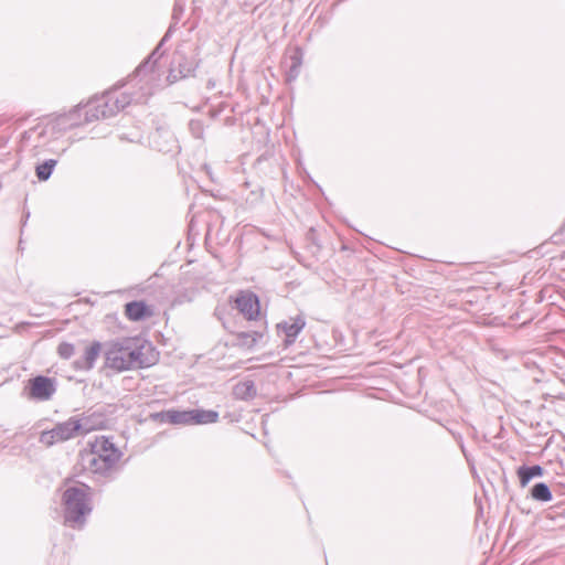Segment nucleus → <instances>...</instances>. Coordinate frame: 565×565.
<instances>
[{
  "mask_svg": "<svg viewBox=\"0 0 565 565\" xmlns=\"http://www.w3.org/2000/svg\"><path fill=\"white\" fill-rule=\"evenodd\" d=\"M170 33L171 30L169 29L148 58L136 68L125 90H108L83 105L84 121L89 124L94 120L107 119L114 117L131 104L147 102L154 89L160 86L161 72L159 60L163 55L161 47L169 39Z\"/></svg>",
  "mask_w": 565,
  "mask_h": 565,
  "instance_id": "f257e3e1",
  "label": "nucleus"
},
{
  "mask_svg": "<svg viewBox=\"0 0 565 565\" xmlns=\"http://www.w3.org/2000/svg\"><path fill=\"white\" fill-rule=\"evenodd\" d=\"M106 365L122 372L151 366L156 355L150 343L140 338H122L106 344Z\"/></svg>",
  "mask_w": 565,
  "mask_h": 565,
  "instance_id": "f03ea898",
  "label": "nucleus"
},
{
  "mask_svg": "<svg viewBox=\"0 0 565 565\" xmlns=\"http://www.w3.org/2000/svg\"><path fill=\"white\" fill-rule=\"evenodd\" d=\"M64 524L73 530H82L93 511L92 488L84 483L67 486L62 494Z\"/></svg>",
  "mask_w": 565,
  "mask_h": 565,
  "instance_id": "7ed1b4c3",
  "label": "nucleus"
},
{
  "mask_svg": "<svg viewBox=\"0 0 565 565\" xmlns=\"http://www.w3.org/2000/svg\"><path fill=\"white\" fill-rule=\"evenodd\" d=\"M122 452L105 436L90 443V451L83 458L85 467L95 476L111 480L118 472V461Z\"/></svg>",
  "mask_w": 565,
  "mask_h": 565,
  "instance_id": "20e7f679",
  "label": "nucleus"
},
{
  "mask_svg": "<svg viewBox=\"0 0 565 565\" xmlns=\"http://www.w3.org/2000/svg\"><path fill=\"white\" fill-rule=\"evenodd\" d=\"M92 429L87 417H71L65 422L57 423L52 429L42 431L39 440L50 447L86 434Z\"/></svg>",
  "mask_w": 565,
  "mask_h": 565,
  "instance_id": "39448f33",
  "label": "nucleus"
},
{
  "mask_svg": "<svg viewBox=\"0 0 565 565\" xmlns=\"http://www.w3.org/2000/svg\"><path fill=\"white\" fill-rule=\"evenodd\" d=\"M43 121L51 132V137L55 140L62 137L70 129L87 124L84 121L82 104L76 105L66 113L52 115Z\"/></svg>",
  "mask_w": 565,
  "mask_h": 565,
  "instance_id": "423d86ee",
  "label": "nucleus"
},
{
  "mask_svg": "<svg viewBox=\"0 0 565 565\" xmlns=\"http://www.w3.org/2000/svg\"><path fill=\"white\" fill-rule=\"evenodd\" d=\"M54 140L44 121H41L22 134L20 149L36 157L49 150L47 147Z\"/></svg>",
  "mask_w": 565,
  "mask_h": 565,
  "instance_id": "0eeeda50",
  "label": "nucleus"
},
{
  "mask_svg": "<svg viewBox=\"0 0 565 565\" xmlns=\"http://www.w3.org/2000/svg\"><path fill=\"white\" fill-rule=\"evenodd\" d=\"M26 396L31 401L47 402L57 391V380L45 375H36L28 381Z\"/></svg>",
  "mask_w": 565,
  "mask_h": 565,
  "instance_id": "6e6552de",
  "label": "nucleus"
},
{
  "mask_svg": "<svg viewBox=\"0 0 565 565\" xmlns=\"http://www.w3.org/2000/svg\"><path fill=\"white\" fill-rule=\"evenodd\" d=\"M150 146L163 153H175L179 151V142L173 131L168 126H158L149 139Z\"/></svg>",
  "mask_w": 565,
  "mask_h": 565,
  "instance_id": "1a4fd4ad",
  "label": "nucleus"
},
{
  "mask_svg": "<svg viewBox=\"0 0 565 565\" xmlns=\"http://www.w3.org/2000/svg\"><path fill=\"white\" fill-rule=\"evenodd\" d=\"M305 326L306 321L302 316L290 318L289 320L282 321L277 324V328L281 330L286 335V347L292 344L296 341V338L303 330Z\"/></svg>",
  "mask_w": 565,
  "mask_h": 565,
  "instance_id": "9d476101",
  "label": "nucleus"
},
{
  "mask_svg": "<svg viewBox=\"0 0 565 565\" xmlns=\"http://www.w3.org/2000/svg\"><path fill=\"white\" fill-rule=\"evenodd\" d=\"M191 409H168L153 414L152 418L157 422L169 423L172 425H191Z\"/></svg>",
  "mask_w": 565,
  "mask_h": 565,
  "instance_id": "9b49d317",
  "label": "nucleus"
},
{
  "mask_svg": "<svg viewBox=\"0 0 565 565\" xmlns=\"http://www.w3.org/2000/svg\"><path fill=\"white\" fill-rule=\"evenodd\" d=\"M236 306L248 320H254L259 315V301L254 294H242L236 299Z\"/></svg>",
  "mask_w": 565,
  "mask_h": 565,
  "instance_id": "f8f14e48",
  "label": "nucleus"
},
{
  "mask_svg": "<svg viewBox=\"0 0 565 565\" xmlns=\"http://www.w3.org/2000/svg\"><path fill=\"white\" fill-rule=\"evenodd\" d=\"M102 350V345L99 342H94L92 345L85 349V352L82 358L77 359L74 362V365L77 370H90L93 369L99 353Z\"/></svg>",
  "mask_w": 565,
  "mask_h": 565,
  "instance_id": "ddd939ff",
  "label": "nucleus"
},
{
  "mask_svg": "<svg viewBox=\"0 0 565 565\" xmlns=\"http://www.w3.org/2000/svg\"><path fill=\"white\" fill-rule=\"evenodd\" d=\"M125 313L131 321H140L152 315L150 308L143 301H131L125 306Z\"/></svg>",
  "mask_w": 565,
  "mask_h": 565,
  "instance_id": "4468645a",
  "label": "nucleus"
},
{
  "mask_svg": "<svg viewBox=\"0 0 565 565\" xmlns=\"http://www.w3.org/2000/svg\"><path fill=\"white\" fill-rule=\"evenodd\" d=\"M256 393V386L250 380L239 382L233 387L234 397L242 401L253 399Z\"/></svg>",
  "mask_w": 565,
  "mask_h": 565,
  "instance_id": "2eb2a0df",
  "label": "nucleus"
},
{
  "mask_svg": "<svg viewBox=\"0 0 565 565\" xmlns=\"http://www.w3.org/2000/svg\"><path fill=\"white\" fill-rule=\"evenodd\" d=\"M544 469L540 465L521 466L516 470L521 487H525L533 478L542 477Z\"/></svg>",
  "mask_w": 565,
  "mask_h": 565,
  "instance_id": "dca6fc26",
  "label": "nucleus"
},
{
  "mask_svg": "<svg viewBox=\"0 0 565 565\" xmlns=\"http://www.w3.org/2000/svg\"><path fill=\"white\" fill-rule=\"evenodd\" d=\"M191 425L213 424L218 420V413L212 409H191Z\"/></svg>",
  "mask_w": 565,
  "mask_h": 565,
  "instance_id": "f3484780",
  "label": "nucleus"
},
{
  "mask_svg": "<svg viewBox=\"0 0 565 565\" xmlns=\"http://www.w3.org/2000/svg\"><path fill=\"white\" fill-rule=\"evenodd\" d=\"M56 164H57V160H55V159H47V160L43 161L42 163H39L35 167L36 178L40 181H47L51 178Z\"/></svg>",
  "mask_w": 565,
  "mask_h": 565,
  "instance_id": "a211bd4d",
  "label": "nucleus"
},
{
  "mask_svg": "<svg viewBox=\"0 0 565 565\" xmlns=\"http://www.w3.org/2000/svg\"><path fill=\"white\" fill-rule=\"evenodd\" d=\"M531 495L534 500L541 502H548L553 498L548 486L544 482L535 483L531 490Z\"/></svg>",
  "mask_w": 565,
  "mask_h": 565,
  "instance_id": "6ab92c4d",
  "label": "nucleus"
},
{
  "mask_svg": "<svg viewBox=\"0 0 565 565\" xmlns=\"http://www.w3.org/2000/svg\"><path fill=\"white\" fill-rule=\"evenodd\" d=\"M196 296V289L191 287L184 289V291H178L175 297L172 300L173 306L183 305L185 302H191Z\"/></svg>",
  "mask_w": 565,
  "mask_h": 565,
  "instance_id": "aec40b11",
  "label": "nucleus"
},
{
  "mask_svg": "<svg viewBox=\"0 0 565 565\" xmlns=\"http://www.w3.org/2000/svg\"><path fill=\"white\" fill-rule=\"evenodd\" d=\"M300 66H301V57L298 54L292 55L291 56V65L289 67L288 74H287L288 81H294L297 78V76L299 75V72H300Z\"/></svg>",
  "mask_w": 565,
  "mask_h": 565,
  "instance_id": "412c9836",
  "label": "nucleus"
},
{
  "mask_svg": "<svg viewBox=\"0 0 565 565\" xmlns=\"http://www.w3.org/2000/svg\"><path fill=\"white\" fill-rule=\"evenodd\" d=\"M74 352H75V348L72 343L62 342L57 347V353L62 359L67 360V359L72 358Z\"/></svg>",
  "mask_w": 565,
  "mask_h": 565,
  "instance_id": "4be33fe9",
  "label": "nucleus"
},
{
  "mask_svg": "<svg viewBox=\"0 0 565 565\" xmlns=\"http://www.w3.org/2000/svg\"><path fill=\"white\" fill-rule=\"evenodd\" d=\"M190 127L194 136L200 138L202 132L201 124L199 121H191Z\"/></svg>",
  "mask_w": 565,
  "mask_h": 565,
  "instance_id": "5701e85b",
  "label": "nucleus"
},
{
  "mask_svg": "<svg viewBox=\"0 0 565 565\" xmlns=\"http://www.w3.org/2000/svg\"><path fill=\"white\" fill-rule=\"evenodd\" d=\"M167 81L169 82V84L173 83L174 81H177V76L173 75V79H170V76L167 77Z\"/></svg>",
  "mask_w": 565,
  "mask_h": 565,
  "instance_id": "b1692460",
  "label": "nucleus"
},
{
  "mask_svg": "<svg viewBox=\"0 0 565 565\" xmlns=\"http://www.w3.org/2000/svg\"><path fill=\"white\" fill-rule=\"evenodd\" d=\"M562 234H565V224L561 227Z\"/></svg>",
  "mask_w": 565,
  "mask_h": 565,
  "instance_id": "393cba45",
  "label": "nucleus"
}]
</instances>
